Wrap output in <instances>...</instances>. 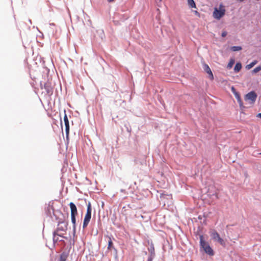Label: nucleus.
Returning a JSON list of instances; mask_svg holds the SVG:
<instances>
[{"label": "nucleus", "instance_id": "6ab92c4d", "mask_svg": "<svg viewBox=\"0 0 261 261\" xmlns=\"http://www.w3.org/2000/svg\"><path fill=\"white\" fill-rule=\"evenodd\" d=\"M194 12L195 15L199 16L200 14H199V13L197 11H194Z\"/></svg>", "mask_w": 261, "mask_h": 261}, {"label": "nucleus", "instance_id": "20e7f679", "mask_svg": "<svg viewBox=\"0 0 261 261\" xmlns=\"http://www.w3.org/2000/svg\"><path fill=\"white\" fill-rule=\"evenodd\" d=\"M257 95L254 91H251L247 93L245 96V100L249 104L253 105L256 100Z\"/></svg>", "mask_w": 261, "mask_h": 261}, {"label": "nucleus", "instance_id": "aec40b11", "mask_svg": "<svg viewBox=\"0 0 261 261\" xmlns=\"http://www.w3.org/2000/svg\"><path fill=\"white\" fill-rule=\"evenodd\" d=\"M233 63V62L232 63H229L228 64V67H229V68H231L232 67V65Z\"/></svg>", "mask_w": 261, "mask_h": 261}, {"label": "nucleus", "instance_id": "f8f14e48", "mask_svg": "<svg viewBox=\"0 0 261 261\" xmlns=\"http://www.w3.org/2000/svg\"><path fill=\"white\" fill-rule=\"evenodd\" d=\"M242 68V65L240 63H237L234 67V70L235 72H239Z\"/></svg>", "mask_w": 261, "mask_h": 261}, {"label": "nucleus", "instance_id": "f3484780", "mask_svg": "<svg viewBox=\"0 0 261 261\" xmlns=\"http://www.w3.org/2000/svg\"><path fill=\"white\" fill-rule=\"evenodd\" d=\"M261 70V66H258L256 67H255L253 70L252 72L253 73H257L258 71Z\"/></svg>", "mask_w": 261, "mask_h": 261}, {"label": "nucleus", "instance_id": "0eeeda50", "mask_svg": "<svg viewBox=\"0 0 261 261\" xmlns=\"http://www.w3.org/2000/svg\"><path fill=\"white\" fill-rule=\"evenodd\" d=\"M44 88L46 90V93L50 95L53 93V88L51 86V84L49 83H46L44 84L43 87L42 86L41 89Z\"/></svg>", "mask_w": 261, "mask_h": 261}, {"label": "nucleus", "instance_id": "423d86ee", "mask_svg": "<svg viewBox=\"0 0 261 261\" xmlns=\"http://www.w3.org/2000/svg\"><path fill=\"white\" fill-rule=\"evenodd\" d=\"M113 235L112 234H109V232L107 231V234L105 236V241L108 242V249H110L112 248L113 246Z\"/></svg>", "mask_w": 261, "mask_h": 261}, {"label": "nucleus", "instance_id": "2eb2a0df", "mask_svg": "<svg viewBox=\"0 0 261 261\" xmlns=\"http://www.w3.org/2000/svg\"><path fill=\"white\" fill-rule=\"evenodd\" d=\"M242 49V47L241 46H232L231 47V50L233 51H239Z\"/></svg>", "mask_w": 261, "mask_h": 261}, {"label": "nucleus", "instance_id": "f257e3e1", "mask_svg": "<svg viewBox=\"0 0 261 261\" xmlns=\"http://www.w3.org/2000/svg\"><path fill=\"white\" fill-rule=\"evenodd\" d=\"M200 245L206 254L210 255H214V253L213 249L210 247L208 243L204 240L202 235H200Z\"/></svg>", "mask_w": 261, "mask_h": 261}, {"label": "nucleus", "instance_id": "b1692460", "mask_svg": "<svg viewBox=\"0 0 261 261\" xmlns=\"http://www.w3.org/2000/svg\"><path fill=\"white\" fill-rule=\"evenodd\" d=\"M109 2H113L114 0H108Z\"/></svg>", "mask_w": 261, "mask_h": 261}, {"label": "nucleus", "instance_id": "a878e982", "mask_svg": "<svg viewBox=\"0 0 261 261\" xmlns=\"http://www.w3.org/2000/svg\"><path fill=\"white\" fill-rule=\"evenodd\" d=\"M159 1H160V2H161L162 0H159Z\"/></svg>", "mask_w": 261, "mask_h": 261}, {"label": "nucleus", "instance_id": "412c9836", "mask_svg": "<svg viewBox=\"0 0 261 261\" xmlns=\"http://www.w3.org/2000/svg\"><path fill=\"white\" fill-rule=\"evenodd\" d=\"M147 261H152V258L151 256L149 257L148 259H147Z\"/></svg>", "mask_w": 261, "mask_h": 261}, {"label": "nucleus", "instance_id": "9b49d317", "mask_svg": "<svg viewBox=\"0 0 261 261\" xmlns=\"http://www.w3.org/2000/svg\"><path fill=\"white\" fill-rule=\"evenodd\" d=\"M188 4L191 8L196 9V6L194 0H187Z\"/></svg>", "mask_w": 261, "mask_h": 261}, {"label": "nucleus", "instance_id": "f03ea898", "mask_svg": "<svg viewBox=\"0 0 261 261\" xmlns=\"http://www.w3.org/2000/svg\"><path fill=\"white\" fill-rule=\"evenodd\" d=\"M225 13V9L222 4H220L219 9L215 8L213 14V17L217 19H220Z\"/></svg>", "mask_w": 261, "mask_h": 261}, {"label": "nucleus", "instance_id": "5701e85b", "mask_svg": "<svg viewBox=\"0 0 261 261\" xmlns=\"http://www.w3.org/2000/svg\"><path fill=\"white\" fill-rule=\"evenodd\" d=\"M257 116L261 118V113L258 114Z\"/></svg>", "mask_w": 261, "mask_h": 261}, {"label": "nucleus", "instance_id": "6e6552de", "mask_svg": "<svg viewBox=\"0 0 261 261\" xmlns=\"http://www.w3.org/2000/svg\"><path fill=\"white\" fill-rule=\"evenodd\" d=\"M204 70L209 75V78L210 79V80H213L214 79V76L211 71V69L208 65L204 64Z\"/></svg>", "mask_w": 261, "mask_h": 261}, {"label": "nucleus", "instance_id": "9d476101", "mask_svg": "<svg viewBox=\"0 0 261 261\" xmlns=\"http://www.w3.org/2000/svg\"><path fill=\"white\" fill-rule=\"evenodd\" d=\"M64 121L66 127V132L67 133H68L69 130V123L68 119L67 116L66 114H65L64 116Z\"/></svg>", "mask_w": 261, "mask_h": 261}, {"label": "nucleus", "instance_id": "4468645a", "mask_svg": "<svg viewBox=\"0 0 261 261\" xmlns=\"http://www.w3.org/2000/svg\"><path fill=\"white\" fill-rule=\"evenodd\" d=\"M76 215H71V222L73 224V228L74 229H75L76 225V219L75 217Z\"/></svg>", "mask_w": 261, "mask_h": 261}, {"label": "nucleus", "instance_id": "dca6fc26", "mask_svg": "<svg viewBox=\"0 0 261 261\" xmlns=\"http://www.w3.org/2000/svg\"><path fill=\"white\" fill-rule=\"evenodd\" d=\"M236 97L237 98L238 101L239 102L240 107H242L243 102L241 99L240 96L239 95V94L238 93H236Z\"/></svg>", "mask_w": 261, "mask_h": 261}, {"label": "nucleus", "instance_id": "1a4fd4ad", "mask_svg": "<svg viewBox=\"0 0 261 261\" xmlns=\"http://www.w3.org/2000/svg\"><path fill=\"white\" fill-rule=\"evenodd\" d=\"M71 211V215H77V210L76 205L73 202L69 203Z\"/></svg>", "mask_w": 261, "mask_h": 261}, {"label": "nucleus", "instance_id": "39448f33", "mask_svg": "<svg viewBox=\"0 0 261 261\" xmlns=\"http://www.w3.org/2000/svg\"><path fill=\"white\" fill-rule=\"evenodd\" d=\"M211 236L214 240L218 242L222 246H225V241L220 237L219 234L216 230L211 232Z\"/></svg>", "mask_w": 261, "mask_h": 261}, {"label": "nucleus", "instance_id": "ddd939ff", "mask_svg": "<svg viewBox=\"0 0 261 261\" xmlns=\"http://www.w3.org/2000/svg\"><path fill=\"white\" fill-rule=\"evenodd\" d=\"M257 61L256 60H254L253 62H252L251 63H250V64H248L246 66V68L247 69H250L251 68H252L255 65H256L257 64Z\"/></svg>", "mask_w": 261, "mask_h": 261}, {"label": "nucleus", "instance_id": "393cba45", "mask_svg": "<svg viewBox=\"0 0 261 261\" xmlns=\"http://www.w3.org/2000/svg\"><path fill=\"white\" fill-rule=\"evenodd\" d=\"M61 261H65V260L62 259V260H61Z\"/></svg>", "mask_w": 261, "mask_h": 261}, {"label": "nucleus", "instance_id": "a211bd4d", "mask_svg": "<svg viewBox=\"0 0 261 261\" xmlns=\"http://www.w3.org/2000/svg\"><path fill=\"white\" fill-rule=\"evenodd\" d=\"M227 33L226 31H223L222 33V36L223 37H225L227 35Z\"/></svg>", "mask_w": 261, "mask_h": 261}, {"label": "nucleus", "instance_id": "4be33fe9", "mask_svg": "<svg viewBox=\"0 0 261 261\" xmlns=\"http://www.w3.org/2000/svg\"><path fill=\"white\" fill-rule=\"evenodd\" d=\"M231 90H232V92H234V91H235V89H234V88L233 87H232L231 88Z\"/></svg>", "mask_w": 261, "mask_h": 261}, {"label": "nucleus", "instance_id": "7ed1b4c3", "mask_svg": "<svg viewBox=\"0 0 261 261\" xmlns=\"http://www.w3.org/2000/svg\"><path fill=\"white\" fill-rule=\"evenodd\" d=\"M91 211H92V208H91V204L90 202H89V203L88 204V206H87V212H86V214L85 215L84 220V222H83V228H86L90 222V220L91 218Z\"/></svg>", "mask_w": 261, "mask_h": 261}]
</instances>
